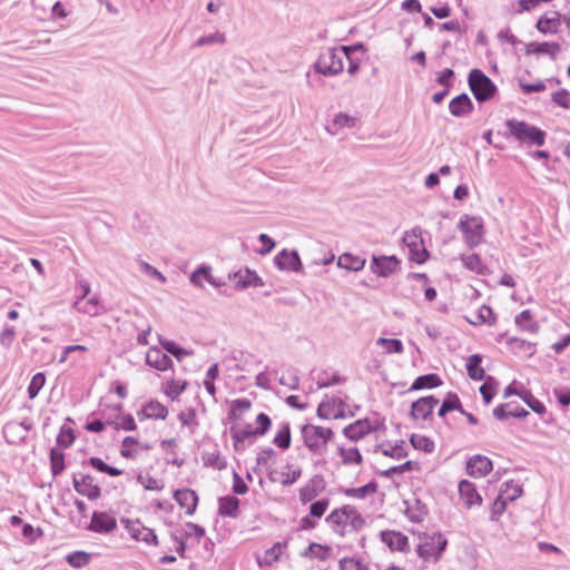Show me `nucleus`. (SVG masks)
Masks as SVG:
<instances>
[{"mask_svg":"<svg viewBox=\"0 0 570 570\" xmlns=\"http://www.w3.org/2000/svg\"><path fill=\"white\" fill-rule=\"evenodd\" d=\"M257 426L254 429L250 424L245 428L232 426L230 436L235 451H244L247 446L252 445L256 436H264L272 426L271 417L265 413H259L256 416Z\"/></svg>","mask_w":570,"mask_h":570,"instance_id":"nucleus-1","label":"nucleus"},{"mask_svg":"<svg viewBox=\"0 0 570 570\" xmlns=\"http://www.w3.org/2000/svg\"><path fill=\"white\" fill-rule=\"evenodd\" d=\"M504 125L509 131V136L513 137L520 145L540 147L546 142L547 134L539 127L514 118L507 119Z\"/></svg>","mask_w":570,"mask_h":570,"instance_id":"nucleus-2","label":"nucleus"},{"mask_svg":"<svg viewBox=\"0 0 570 570\" xmlns=\"http://www.w3.org/2000/svg\"><path fill=\"white\" fill-rule=\"evenodd\" d=\"M305 446L314 454H324L334 432L330 428L305 424L301 429Z\"/></svg>","mask_w":570,"mask_h":570,"instance_id":"nucleus-3","label":"nucleus"},{"mask_svg":"<svg viewBox=\"0 0 570 570\" xmlns=\"http://www.w3.org/2000/svg\"><path fill=\"white\" fill-rule=\"evenodd\" d=\"M344 58L345 55L341 47L326 48L320 53L314 63V69L316 72L326 77L337 76L344 69Z\"/></svg>","mask_w":570,"mask_h":570,"instance_id":"nucleus-4","label":"nucleus"},{"mask_svg":"<svg viewBox=\"0 0 570 570\" xmlns=\"http://www.w3.org/2000/svg\"><path fill=\"white\" fill-rule=\"evenodd\" d=\"M468 85L479 102L491 100L498 91L497 85L480 69L469 72Z\"/></svg>","mask_w":570,"mask_h":570,"instance_id":"nucleus-5","label":"nucleus"},{"mask_svg":"<svg viewBox=\"0 0 570 570\" xmlns=\"http://www.w3.org/2000/svg\"><path fill=\"white\" fill-rule=\"evenodd\" d=\"M326 521L342 527L343 530L350 528V531H360L362 530L365 521L361 513L356 510L354 505H343L340 509H335L331 512V514L326 518Z\"/></svg>","mask_w":570,"mask_h":570,"instance_id":"nucleus-6","label":"nucleus"},{"mask_svg":"<svg viewBox=\"0 0 570 570\" xmlns=\"http://www.w3.org/2000/svg\"><path fill=\"white\" fill-rule=\"evenodd\" d=\"M381 430H385L383 419H362L345 426L343 430V434L352 441H358L365 435L370 434L371 432H376Z\"/></svg>","mask_w":570,"mask_h":570,"instance_id":"nucleus-7","label":"nucleus"},{"mask_svg":"<svg viewBox=\"0 0 570 570\" xmlns=\"http://www.w3.org/2000/svg\"><path fill=\"white\" fill-rule=\"evenodd\" d=\"M459 228L463 233L465 243L470 248H474L482 243L483 223L481 218L463 215L459 222Z\"/></svg>","mask_w":570,"mask_h":570,"instance_id":"nucleus-8","label":"nucleus"},{"mask_svg":"<svg viewBox=\"0 0 570 570\" xmlns=\"http://www.w3.org/2000/svg\"><path fill=\"white\" fill-rule=\"evenodd\" d=\"M446 543L444 537H422L417 544V554L426 561H436Z\"/></svg>","mask_w":570,"mask_h":570,"instance_id":"nucleus-9","label":"nucleus"},{"mask_svg":"<svg viewBox=\"0 0 570 570\" xmlns=\"http://www.w3.org/2000/svg\"><path fill=\"white\" fill-rule=\"evenodd\" d=\"M90 474H73L72 483L75 490L89 500H97L101 495L100 487L94 482Z\"/></svg>","mask_w":570,"mask_h":570,"instance_id":"nucleus-10","label":"nucleus"},{"mask_svg":"<svg viewBox=\"0 0 570 570\" xmlns=\"http://www.w3.org/2000/svg\"><path fill=\"white\" fill-rule=\"evenodd\" d=\"M317 416L324 420L344 417L343 400L325 395V399L317 406Z\"/></svg>","mask_w":570,"mask_h":570,"instance_id":"nucleus-11","label":"nucleus"},{"mask_svg":"<svg viewBox=\"0 0 570 570\" xmlns=\"http://www.w3.org/2000/svg\"><path fill=\"white\" fill-rule=\"evenodd\" d=\"M400 267L396 256H375L371 261V271L380 277H389Z\"/></svg>","mask_w":570,"mask_h":570,"instance_id":"nucleus-12","label":"nucleus"},{"mask_svg":"<svg viewBox=\"0 0 570 570\" xmlns=\"http://www.w3.org/2000/svg\"><path fill=\"white\" fill-rule=\"evenodd\" d=\"M438 404L439 400L433 395L420 397L412 403L410 415L414 420H428Z\"/></svg>","mask_w":570,"mask_h":570,"instance_id":"nucleus-13","label":"nucleus"},{"mask_svg":"<svg viewBox=\"0 0 570 570\" xmlns=\"http://www.w3.org/2000/svg\"><path fill=\"white\" fill-rule=\"evenodd\" d=\"M274 263L281 271L299 272L302 269V262L296 250L283 249L275 256Z\"/></svg>","mask_w":570,"mask_h":570,"instance_id":"nucleus-14","label":"nucleus"},{"mask_svg":"<svg viewBox=\"0 0 570 570\" xmlns=\"http://www.w3.org/2000/svg\"><path fill=\"white\" fill-rule=\"evenodd\" d=\"M492 468V461L480 454L470 458L466 462V473L473 478H482L487 475Z\"/></svg>","mask_w":570,"mask_h":570,"instance_id":"nucleus-15","label":"nucleus"},{"mask_svg":"<svg viewBox=\"0 0 570 570\" xmlns=\"http://www.w3.org/2000/svg\"><path fill=\"white\" fill-rule=\"evenodd\" d=\"M117 525L115 517L107 512H94L89 529L94 532H110Z\"/></svg>","mask_w":570,"mask_h":570,"instance_id":"nucleus-16","label":"nucleus"},{"mask_svg":"<svg viewBox=\"0 0 570 570\" xmlns=\"http://www.w3.org/2000/svg\"><path fill=\"white\" fill-rule=\"evenodd\" d=\"M473 109V102L466 94L454 97L449 104V111L454 117H466Z\"/></svg>","mask_w":570,"mask_h":570,"instance_id":"nucleus-17","label":"nucleus"},{"mask_svg":"<svg viewBox=\"0 0 570 570\" xmlns=\"http://www.w3.org/2000/svg\"><path fill=\"white\" fill-rule=\"evenodd\" d=\"M421 234V228H413V238H415V242H410L409 244L410 259L417 264H423L429 257V252L423 246Z\"/></svg>","mask_w":570,"mask_h":570,"instance_id":"nucleus-18","label":"nucleus"},{"mask_svg":"<svg viewBox=\"0 0 570 570\" xmlns=\"http://www.w3.org/2000/svg\"><path fill=\"white\" fill-rule=\"evenodd\" d=\"M146 364L158 371H167L173 366V361L159 348L151 347L146 354Z\"/></svg>","mask_w":570,"mask_h":570,"instance_id":"nucleus-19","label":"nucleus"},{"mask_svg":"<svg viewBox=\"0 0 570 570\" xmlns=\"http://www.w3.org/2000/svg\"><path fill=\"white\" fill-rule=\"evenodd\" d=\"M459 493L464 507L466 508L479 505L482 502V499L478 493L475 485L468 480H463L460 482Z\"/></svg>","mask_w":570,"mask_h":570,"instance_id":"nucleus-20","label":"nucleus"},{"mask_svg":"<svg viewBox=\"0 0 570 570\" xmlns=\"http://www.w3.org/2000/svg\"><path fill=\"white\" fill-rule=\"evenodd\" d=\"M235 286L238 289H245L249 286L261 287L263 286L262 278L253 271L246 268L234 274Z\"/></svg>","mask_w":570,"mask_h":570,"instance_id":"nucleus-21","label":"nucleus"},{"mask_svg":"<svg viewBox=\"0 0 570 570\" xmlns=\"http://www.w3.org/2000/svg\"><path fill=\"white\" fill-rule=\"evenodd\" d=\"M174 498L176 502L186 510L187 514L194 513L198 502V497L195 491L190 489H179L175 491Z\"/></svg>","mask_w":570,"mask_h":570,"instance_id":"nucleus-22","label":"nucleus"},{"mask_svg":"<svg viewBox=\"0 0 570 570\" xmlns=\"http://www.w3.org/2000/svg\"><path fill=\"white\" fill-rule=\"evenodd\" d=\"M168 414V410L165 405L158 401H149L140 411L137 416L140 421L146 419H160L165 420Z\"/></svg>","mask_w":570,"mask_h":570,"instance_id":"nucleus-23","label":"nucleus"},{"mask_svg":"<svg viewBox=\"0 0 570 570\" xmlns=\"http://www.w3.org/2000/svg\"><path fill=\"white\" fill-rule=\"evenodd\" d=\"M72 307L82 314L97 316L100 314V299L98 295L87 297L86 299L75 301Z\"/></svg>","mask_w":570,"mask_h":570,"instance_id":"nucleus-24","label":"nucleus"},{"mask_svg":"<svg viewBox=\"0 0 570 570\" xmlns=\"http://www.w3.org/2000/svg\"><path fill=\"white\" fill-rule=\"evenodd\" d=\"M560 49V45L557 42H530L525 47V53L549 55L552 59H556Z\"/></svg>","mask_w":570,"mask_h":570,"instance_id":"nucleus-25","label":"nucleus"},{"mask_svg":"<svg viewBox=\"0 0 570 570\" xmlns=\"http://www.w3.org/2000/svg\"><path fill=\"white\" fill-rule=\"evenodd\" d=\"M275 450L267 446L262 449L256 458L257 468H264L267 471L271 481H275L273 478V473L275 472L273 469V465L275 464Z\"/></svg>","mask_w":570,"mask_h":570,"instance_id":"nucleus-26","label":"nucleus"},{"mask_svg":"<svg viewBox=\"0 0 570 570\" xmlns=\"http://www.w3.org/2000/svg\"><path fill=\"white\" fill-rule=\"evenodd\" d=\"M357 118L352 117L347 114L340 112L335 115L332 124L326 126V130L331 135H337L338 130L342 128H354L356 127Z\"/></svg>","mask_w":570,"mask_h":570,"instance_id":"nucleus-27","label":"nucleus"},{"mask_svg":"<svg viewBox=\"0 0 570 570\" xmlns=\"http://www.w3.org/2000/svg\"><path fill=\"white\" fill-rule=\"evenodd\" d=\"M482 356L480 354H472L468 357L465 367L468 375L473 381H482L485 377V371L481 366Z\"/></svg>","mask_w":570,"mask_h":570,"instance_id":"nucleus-28","label":"nucleus"},{"mask_svg":"<svg viewBox=\"0 0 570 570\" xmlns=\"http://www.w3.org/2000/svg\"><path fill=\"white\" fill-rule=\"evenodd\" d=\"M465 320L472 325H489L492 326L497 322V317L492 308L488 305H482L474 314V318L465 317Z\"/></svg>","mask_w":570,"mask_h":570,"instance_id":"nucleus-29","label":"nucleus"},{"mask_svg":"<svg viewBox=\"0 0 570 570\" xmlns=\"http://www.w3.org/2000/svg\"><path fill=\"white\" fill-rule=\"evenodd\" d=\"M303 557L325 561L332 556V548L326 544L309 543L308 547L301 553Z\"/></svg>","mask_w":570,"mask_h":570,"instance_id":"nucleus-30","label":"nucleus"},{"mask_svg":"<svg viewBox=\"0 0 570 570\" xmlns=\"http://www.w3.org/2000/svg\"><path fill=\"white\" fill-rule=\"evenodd\" d=\"M365 258L361 256L353 255L351 253L342 254L337 259V265L341 268H345L347 271L357 272L364 268Z\"/></svg>","mask_w":570,"mask_h":570,"instance_id":"nucleus-31","label":"nucleus"},{"mask_svg":"<svg viewBox=\"0 0 570 570\" xmlns=\"http://www.w3.org/2000/svg\"><path fill=\"white\" fill-rule=\"evenodd\" d=\"M442 384V380L438 374L430 373L417 376L414 382L412 383L411 387L409 389V392L412 391H419L423 389H433L438 387Z\"/></svg>","mask_w":570,"mask_h":570,"instance_id":"nucleus-32","label":"nucleus"},{"mask_svg":"<svg viewBox=\"0 0 570 570\" xmlns=\"http://www.w3.org/2000/svg\"><path fill=\"white\" fill-rule=\"evenodd\" d=\"M199 277H204L205 281H207L210 285L214 287H220L224 283L219 279H216L212 273L210 267L208 266H200L195 272L191 273L189 281L193 285L203 287V283L199 281Z\"/></svg>","mask_w":570,"mask_h":570,"instance_id":"nucleus-33","label":"nucleus"},{"mask_svg":"<svg viewBox=\"0 0 570 570\" xmlns=\"http://www.w3.org/2000/svg\"><path fill=\"white\" fill-rule=\"evenodd\" d=\"M514 323L519 330L529 332L531 334H537L540 328L538 322L533 321L532 314L529 309H524L518 314L514 318Z\"/></svg>","mask_w":570,"mask_h":570,"instance_id":"nucleus-34","label":"nucleus"},{"mask_svg":"<svg viewBox=\"0 0 570 570\" xmlns=\"http://www.w3.org/2000/svg\"><path fill=\"white\" fill-rule=\"evenodd\" d=\"M522 493V485L513 480L503 482L499 491L501 499H504L507 502L517 500Z\"/></svg>","mask_w":570,"mask_h":570,"instance_id":"nucleus-35","label":"nucleus"},{"mask_svg":"<svg viewBox=\"0 0 570 570\" xmlns=\"http://www.w3.org/2000/svg\"><path fill=\"white\" fill-rule=\"evenodd\" d=\"M561 21V14L553 12V17H541L537 22V29L542 33H556Z\"/></svg>","mask_w":570,"mask_h":570,"instance_id":"nucleus-36","label":"nucleus"},{"mask_svg":"<svg viewBox=\"0 0 570 570\" xmlns=\"http://www.w3.org/2000/svg\"><path fill=\"white\" fill-rule=\"evenodd\" d=\"M377 491V483L375 481H371L367 484L360 488H345L342 492L353 499L363 500L367 495L374 494Z\"/></svg>","mask_w":570,"mask_h":570,"instance_id":"nucleus-37","label":"nucleus"},{"mask_svg":"<svg viewBox=\"0 0 570 570\" xmlns=\"http://www.w3.org/2000/svg\"><path fill=\"white\" fill-rule=\"evenodd\" d=\"M159 344L167 353L171 354L178 362H181L184 357L194 354L193 351L183 348L178 346L174 341H169L163 337H159Z\"/></svg>","mask_w":570,"mask_h":570,"instance_id":"nucleus-38","label":"nucleus"},{"mask_svg":"<svg viewBox=\"0 0 570 570\" xmlns=\"http://www.w3.org/2000/svg\"><path fill=\"white\" fill-rule=\"evenodd\" d=\"M285 550V544L277 542L272 548L267 549L263 556L257 557L259 564L271 566L276 562Z\"/></svg>","mask_w":570,"mask_h":570,"instance_id":"nucleus-39","label":"nucleus"},{"mask_svg":"<svg viewBox=\"0 0 570 570\" xmlns=\"http://www.w3.org/2000/svg\"><path fill=\"white\" fill-rule=\"evenodd\" d=\"M239 500L236 497H223L219 499V513L226 517H236L238 511Z\"/></svg>","mask_w":570,"mask_h":570,"instance_id":"nucleus-40","label":"nucleus"},{"mask_svg":"<svg viewBox=\"0 0 570 570\" xmlns=\"http://www.w3.org/2000/svg\"><path fill=\"white\" fill-rule=\"evenodd\" d=\"M291 426L289 423L285 422L279 426L273 443L282 450H287L291 446Z\"/></svg>","mask_w":570,"mask_h":570,"instance_id":"nucleus-41","label":"nucleus"},{"mask_svg":"<svg viewBox=\"0 0 570 570\" xmlns=\"http://www.w3.org/2000/svg\"><path fill=\"white\" fill-rule=\"evenodd\" d=\"M508 344L514 352H522L529 357L535 353V345L533 343L519 337H510Z\"/></svg>","mask_w":570,"mask_h":570,"instance_id":"nucleus-42","label":"nucleus"},{"mask_svg":"<svg viewBox=\"0 0 570 570\" xmlns=\"http://www.w3.org/2000/svg\"><path fill=\"white\" fill-rule=\"evenodd\" d=\"M88 463L97 471L106 473L110 476H118L122 474V470L108 465L100 458L97 456L89 458Z\"/></svg>","mask_w":570,"mask_h":570,"instance_id":"nucleus-43","label":"nucleus"},{"mask_svg":"<svg viewBox=\"0 0 570 570\" xmlns=\"http://www.w3.org/2000/svg\"><path fill=\"white\" fill-rule=\"evenodd\" d=\"M410 442L415 450L424 451L425 453H432L434 451V442L421 434H412Z\"/></svg>","mask_w":570,"mask_h":570,"instance_id":"nucleus-44","label":"nucleus"},{"mask_svg":"<svg viewBox=\"0 0 570 570\" xmlns=\"http://www.w3.org/2000/svg\"><path fill=\"white\" fill-rule=\"evenodd\" d=\"M344 382V379H342L337 373H328L326 371L321 372L317 375L316 385L317 389H324L330 387L333 385H337Z\"/></svg>","mask_w":570,"mask_h":570,"instance_id":"nucleus-45","label":"nucleus"},{"mask_svg":"<svg viewBox=\"0 0 570 570\" xmlns=\"http://www.w3.org/2000/svg\"><path fill=\"white\" fill-rule=\"evenodd\" d=\"M338 454L342 458V463L345 465L361 464L363 461L362 454L360 453L357 448H338Z\"/></svg>","mask_w":570,"mask_h":570,"instance_id":"nucleus-46","label":"nucleus"},{"mask_svg":"<svg viewBox=\"0 0 570 570\" xmlns=\"http://www.w3.org/2000/svg\"><path fill=\"white\" fill-rule=\"evenodd\" d=\"M519 396L535 413H546V405L539 401L529 390H523Z\"/></svg>","mask_w":570,"mask_h":570,"instance_id":"nucleus-47","label":"nucleus"},{"mask_svg":"<svg viewBox=\"0 0 570 570\" xmlns=\"http://www.w3.org/2000/svg\"><path fill=\"white\" fill-rule=\"evenodd\" d=\"M376 345L384 346L389 354H401L404 350L403 343L399 338L380 337L376 340Z\"/></svg>","mask_w":570,"mask_h":570,"instance_id":"nucleus-48","label":"nucleus"},{"mask_svg":"<svg viewBox=\"0 0 570 570\" xmlns=\"http://www.w3.org/2000/svg\"><path fill=\"white\" fill-rule=\"evenodd\" d=\"M65 455L62 452L50 450V468L53 476L59 475L65 470Z\"/></svg>","mask_w":570,"mask_h":570,"instance_id":"nucleus-49","label":"nucleus"},{"mask_svg":"<svg viewBox=\"0 0 570 570\" xmlns=\"http://www.w3.org/2000/svg\"><path fill=\"white\" fill-rule=\"evenodd\" d=\"M311 482L313 485L312 488H305V489L301 490V497H302L303 501L312 500L313 498H315L317 495V493H318L317 490L323 489L324 481H323L322 476L316 475L312 479Z\"/></svg>","mask_w":570,"mask_h":570,"instance_id":"nucleus-50","label":"nucleus"},{"mask_svg":"<svg viewBox=\"0 0 570 570\" xmlns=\"http://www.w3.org/2000/svg\"><path fill=\"white\" fill-rule=\"evenodd\" d=\"M226 42V37L223 32H215L213 35L200 37L195 43L194 47H204L212 46L215 43L224 45Z\"/></svg>","mask_w":570,"mask_h":570,"instance_id":"nucleus-51","label":"nucleus"},{"mask_svg":"<svg viewBox=\"0 0 570 570\" xmlns=\"http://www.w3.org/2000/svg\"><path fill=\"white\" fill-rule=\"evenodd\" d=\"M107 424L114 426L116 430L135 431L137 425L131 414H126L120 417V422L107 420Z\"/></svg>","mask_w":570,"mask_h":570,"instance_id":"nucleus-52","label":"nucleus"},{"mask_svg":"<svg viewBox=\"0 0 570 570\" xmlns=\"http://www.w3.org/2000/svg\"><path fill=\"white\" fill-rule=\"evenodd\" d=\"M45 383L46 376L43 373L39 372L35 374L28 386V396L30 399H35L39 394L40 390L43 387Z\"/></svg>","mask_w":570,"mask_h":570,"instance_id":"nucleus-53","label":"nucleus"},{"mask_svg":"<svg viewBox=\"0 0 570 570\" xmlns=\"http://www.w3.org/2000/svg\"><path fill=\"white\" fill-rule=\"evenodd\" d=\"M75 433H73V430L71 428H67L66 425H63L61 429H60V432L57 436V444L60 446V448H69L73 442H75Z\"/></svg>","mask_w":570,"mask_h":570,"instance_id":"nucleus-54","label":"nucleus"},{"mask_svg":"<svg viewBox=\"0 0 570 570\" xmlns=\"http://www.w3.org/2000/svg\"><path fill=\"white\" fill-rule=\"evenodd\" d=\"M67 562L73 568H81L88 564L90 554L83 551H76L67 556Z\"/></svg>","mask_w":570,"mask_h":570,"instance_id":"nucleus-55","label":"nucleus"},{"mask_svg":"<svg viewBox=\"0 0 570 570\" xmlns=\"http://www.w3.org/2000/svg\"><path fill=\"white\" fill-rule=\"evenodd\" d=\"M90 284L79 274L76 275V295L75 301H81L89 297L90 294Z\"/></svg>","mask_w":570,"mask_h":570,"instance_id":"nucleus-56","label":"nucleus"},{"mask_svg":"<svg viewBox=\"0 0 570 570\" xmlns=\"http://www.w3.org/2000/svg\"><path fill=\"white\" fill-rule=\"evenodd\" d=\"M187 387L186 381H176L171 380L167 383L166 386V394L171 399L175 400L178 397Z\"/></svg>","mask_w":570,"mask_h":570,"instance_id":"nucleus-57","label":"nucleus"},{"mask_svg":"<svg viewBox=\"0 0 570 570\" xmlns=\"http://www.w3.org/2000/svg\"><path fill=\"white\" fill-rule=\"evenodd\" d=\"M497 384L495 380L491 376H489L485 382L481 385L480 387V393L482 395V399L484 401L485 404H489L494 394H495V391H494V385Z\"/></svg>","mask_w":570,"mask_h":570,"instance_id":"nucleus-58","label":"nucleus"},{"mask_svg":"<svg viewBox=\"0 0 570 570\" xmlns=\"http://www.w3.org/2000/svg\"><path fill=\"white\" fill-rule=\"evenodd\" d=\"M381 449V452L385 456H391L394 459H403L407 456V451L404 449V441H401L400 443L390 446L389 449H383L382 445L379 446Z\"/></svg>","mask_w":570,"mask_h":570,"instance_id":"nucleus-59","label":"nucleus"},{"mask_svg":"<svg viewBox=\"0 0 570 570\" xmlns=\"http://www.w3.org/2000/svg\"><path fill=\"white\" fill-rule=\"evenodd\" d=\"M138 443V440L134 436H126L121 442L120 455L126 459H134L136 452L132 446Z\"/></svg>","mask_w":570,"mask_h":570,"instance_id":"nucleus-60","label":"nucleus"},{"mask_svg":"<svg viewBox=\"0 0 570 570\" xmlns=\"http://www.w3.org/2000/svg\"><path fill=\"white\" fill-rule=\"evenodd\" d=\"M203 460L207 466H213L217 470H223L226 468V462L220 458L218 452L206 453L204 454Z\"/></svg>","mask_w":570,"mask_h":570,"instance_id":"nucleus-61","label":"nucleus"},{"mask_svg":"<svg viewBox=\"0 0 570 570\" xmlns=\"http://www.w3.org/2000/svg\"><path fill=\"white\" fill-rule=\"evenodd\" d=\"M340 570H367V567L355 558H343L340 560Z\"/></svg>","mask_w":570,"mask_h":570,"instance_id":"nucleus-62","label":"nucleus"},{"mask_svg":"<svg viewBox=\"0 0 570 570\" xmlns=\"http://www.w3.org/2000/svg\"><path fill=\"white\" fill-rule=\"evenodd\" d=\"M178 420L183 425L191 428V432L194 431V428L198 425L196 420V412L194 409H188L187 411L180 412L178 414Z\"/></svg>","mask_w":570,"mask_h":570,"instance_id":"nucleus-63","label":"nucleus"},{"mask_svg":"<svg viewBox=\"0 0 570 570\" xmlns=\"http://www.w3.org/2000/svg\"><path fill=\"white\" fill-rule=\"evenodd\" d=\"M462 262L466 268H469L472 272H481L482 269V262L479 255L476 254H470L466 256H462Z\"/></svg>","mask_w":570,"mask_h":570,"instance_id":"nucleus-64","label":"nucleus"}]
</instances>
